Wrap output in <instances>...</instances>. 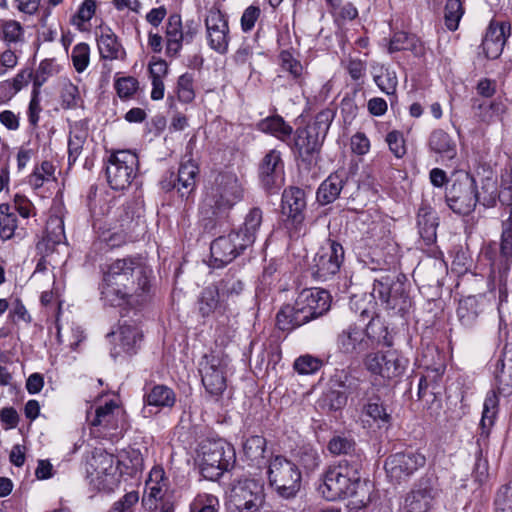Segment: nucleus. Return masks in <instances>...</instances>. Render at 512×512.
<instances>
[{"label": "nucleus", "mask_w": 512, "mask_h": 512, "mask_svg": "<svg viewBox=\"0 0 512 512\" xmlns=\"http://www.w3.org/2000/svg\"><path fill=\"white\" fill-rule=\"evenodd\" d=\"M2 39L8 43H17L22 40L24 29L16 20H6L0 23Z\"/></svg>", "instance_id": "56"}, {"label": "nucleus", "mask_w": 512, "mask_h": 512, "mask_svg": "<svg viewBox=\"0 0 512 512\" xmlns=\"http://www.w3.org/2000/svg\"><path fill=\"white\" fill-rule=\"evenodd\" d=\"M306 209L305 191L299 187L290 186L284 189L281 199V213L285 217V227L290 237H299L303 228Z\"/></svg>", "instance_id": "12"}, {"label": "nucleus", "mask_w": 512, "mask_h": 512, "mask_svg": "<svg viewBox=\"0 0 512 512\" xmlns=\"http://www.w3.org/2000/svg\"><path fill=\"white\" fill-rule=\"evenodd\" d=\"M243 197V188L235 174H219L203 199L200 208V221L204 230L211 231L226 219L229 210Z\"/></svg>", "instance_id": "2"}, {"label": "nucleus", "mask_w": 512, "mask_h": 512, "mask_svg": "<svg viewBox=\"0 0 512 512\" xmlns=\"http://www.w3.org/2000/svg\"><path fill=\"white\" fill-rule=\"evenodd\" d=\"M200 472L205 479L216 481L236 461L234 447L223 439L204 440L200 445Z\"/></svg>", "instance_id": "6"}, {"label": "nucleus", "mask_w": 512, "mask_h": 512, "mask_svg": "<svg viewBox=\"0 0 512 512\" xmlns=\"http://www.w3.org/2000/svg\"><path fill=\"white\" fill-rule=\"evenodd\" d=\"M355 447L354 439L343 433L333 435L327 444V449L331 454L348 456V460H351L352 456L360 455L355 453Z\"/></svg>", "instance_id": "43"}, {"label": "nucleus", "mask_w": 512, "mask_h": 512, "mask_svg": "<svg viewBox=\"0 0 512 512\" xmlns=\"http://www.w3.org/2000/svg\"><path fill=\"white\" fill-rule=\"evenodd\" d=\"M257 129L291 145L293 128L280 115L268 116L257 123Z\"/></svg>", "instance_id": "33"}, {"label": "nucleus", "mask_w": 512, "mask_h": 512, "mask_svg": "<svg viewBox=\"0 0 512 512\" xmlns=\"http://www.w3.org/2000/svg\"><path fill=\"white\" fill-rule=\"evenodd\" d=\"M198 173V166L192 161H187L179 166L176 173L177 192L182 199L188 201L193 195L196 189V177Z\"/></svg>", "instance_id": "32"}, {"label": "nucleus", "mask_w": 512, "mask_h": 512, "mask_svg": "<svg viewBox=\"0 0 512 512\" xmlns=\"http://www.w3.org/2000/svg\"><path fill=\"white\" fill-rule=\"evenodd\" d=\"M176 402L175 392L168 386L157 384L144 394L145 407H155L157 412L163 408H172ZM146 408L143 409L145 413Z\"/></svg>", "instance_id": "34"}, {"label": "nucleus", "mask_w": 512, "mask_h": 512, "mask_svg": "<svg viewBox=\"0 0 512 512\" xmlns=\"http://www.w3.org/2000/svg\"><path fill=\"white\" fill-rule=\"evenodd\" d=\"M439 493L437 477L433 475L422 477L416 488L405 497L402 512H430Z\"/></svg>", "instance_id": "13"}, {"label": "nucleus", "mask_w": 512, "mask_h": 512, "mask_svg": "<svg viewBox=\"0 0 512 512\" xmlns=\"http://www.w3.org/2000/svg\"><path fill=\"white\" fill-rule=\"evenodd\" d=\"M17 228V217L12 206L7 203L0 204V237L4 240L10 239Z\"/></svg>", "instance_id": "46"}, {"label": "nucleus", "mask_w": 512, "mask_h": 512, "mask_svg": "<svg viewBox=\"0 0 512 512\" xmlns=\"http://www.w3.org/2000/svg\"><path fill=\"white\" fill-rule=\"evenodd\" d=\"M219 501L211 494L198 495L190 504V512H218Z\"/></svg>", "instance_id": "57"}, {"label": "nucleus", "mask_w": 512, "mask_h": 512, "mask_svg": "<svg viewBox=\"0 0 512 512\" xmlns=\"http://www.w3.org/2000/svg\"><path fill=\"white\" fill-rule=\"evenodd\" d=\"M97 45L102 59H123L126 54L117 35L110 28L102 31L101 35L97 38Z\"/></svg>", "instance_id": "37"}, {"label": "nucleus", "mask_w": 512, "mask_h": 512, "mask_svg": "<svg viewBox=\"0 0 512 512\" xmlns=\"http://www.w3.org/2000/svg\"><path fill=\"white\" fill-rule=\"evenodd\" d=\"M407 278L403 274H395L394 281L390 287L391 293L387 300V308L395 310L397 313L404 315L409 311L412 305L411 298L406 289Z\"/></svg>", "instance_id": "27"}, {"label": "nucleus", "mask_w": 512, "mask_h": 512, "mask_svg": "<svg viewBox=\"0 0 512 512\" xmlns=\"http://www.w3.org/2000/svg\"><path fill=\"white\" fill-rule=\"evenodd\" d=\"M428 148L443 162L451 161L457 156L455 140L443 129H435L430 133Z\"/></svg>", "instance_id": "25"}, {"label": "nucleus", "mask_w": 512, "mask_h": 512, "mask_svg": "<svg viewBox=\"0 0 512 512\" xmlns=\"http://www.w3.org/2000/svg\"><path fill=\"white\" fill-rule=\"evenodd\" d=\"M499 252L496 243L489 244L483 255L490 262L491 274H508L512 266V208L509 217L502 220Z\"/></svg>", "instance_id": "11"}, {"label": "nucleus", "mask_w": 512, "mask_h": 512, "mask_svg": "<svg viewBox=\"0 0 512 512\" xmlns=\"http://www.w3.org/2000/svg\"><path fill=\"white\" fill-rule=\"evenodd\" d=\"M298 461L307 472H313L320 466L321 456L314 447L304 445L299 449Z\"/></svg>", "instance_id": "52"}, {"label": "nucleus", "mask_w": 512, "mask_h": 512, "mask_svg": "<svg viewBox=\"0 0 512 512\" xmlns=\"http://www.w3.org/2000/svg\"><path fill=\"white\" fill-rule=\"evenodd\" d=\"M152 270L140 256H127L116 259L103 270L101 300L111 307H122L131 303L135 295L149 294Z\"/></svg>", "instance_id": "1"}, {"label": "nucleus", "mask_w": 512, "mask_h": 512, "mask_svg": "<svg viewBox=\"0 0 512 512\" xmlns=\"http://www.w3.org/2000/svg\"><path fill=\"white\" fill-rule=\"evenodd\" d=\"M463 13L464 10L460 0H447L444 13L446 27L451 31H455L458 28Z\"/></svg>", "instance_id": "53"}, {"label": "nucleus", "mask_w": 512, "mask_h": 512, "mask_svg": "<svg viewBox=\"0 0 512 512\" xmlns=\"http://www.w3.org/2000/svg\"><path fill=\"white\" fill-rule=\"evenodd\" d=\"M119 413V407L110 401L103 406H98L94 413H87V420L91 426L103 427L104 429H116V414Z\"/></svg>", "instance_id": "38"}, {"label": "nucleus", "mask_w": 512, "mask_h": 512, "mask_svg": "<svg viewBox=\"0 0 512 512\" xmlns=\"http://www.w3.org/2000/svg\"><path fill=\"white\" fill-rule=\"evenodd\" d=\"M438 225L436 212L431 207L421 206L417 213V227L420 238L426 246L436 242Z\"/></svg>", "instance_id": "30"}, {"label": "nucleus", "mask_w": 512, "mask_h": 512, "mask_svg": "<svg viewBox=\"0 0 512 512\" xmlns=\"http://www.w3.org/2000/svg\"><path fill=\"white\" fill-rule=\"evenodd\" d=\"M479 119L486 124L501 120L507 112V105L500 98L494 99L489 103H481L477 107Z\"/></svg>", "instance_id": "44"}, {"label": "nucleus", "mask_w": 512, "mask_h": 512, "mask_svg": "<svg viewBox=\"0 0 512 512\" xmlns=\"http://www.w3.org/2000/svg\"><path fill=\"white\" fill-rule=\"evenodd\" d=\"M204 24L208 46L221 55L226 54L230 42V30L226 14L218 7L213 6L207 11Z\"/></svg>", "instance_id": "15"}, {"label": "nucleus", "mask_w": 512, "mask_h": 512, "mask_svg": "<svg viewBox=\"0 0 512 512\" xmlns=\"http://www.w3.org/2000/svg\"><path fill=\"white\" fill-rule=\"evenodd\" d=\"M324 137L314 127L297 128L293 142L289 145L303 162L311 163L314 154L320 151Z\"/></svg>", "instance_id": "20"}, {"label": "nucleus", "mask_w": 512, "mask_h": 512, "mask_svg": "<svg viewBox=\"0 0 512 512\" xmlns=\"http://www.w3.org/2000/svg\"><path fill=\"white\" fill-rule=\"evenodd\" d=\"M511 26L507 22L491 21L483 38L481 48L486 58L497 59L503 51Z\"/></svg>", "instance_id": "21"}, {"label": "nucleus", "mask_w": 512, "mask_h": 512, "mask_svg": "<svg viewBox=\"0 0 512 512\" xmlns=\"http://www.w3.org/2000/svg\"><path fill=\"white\" fill-rule=\"evenodd\" d=\"M259 180L262 188L270 194L280 189L283 181V161L281 153L270 150L259 164Z\"/></svg>", "instance_id": "18"}, {"label": "nucleus", "mask_w": 512, "mask_h": 512, "mask_svg": "<svg viewBox=\"0 0 512 512\" xmlns=\"http://www.w3.org/2000/svg\"><path fill=\"white\" fill-rule=\"evenodd\" d=\"M396 273L386 274L374 280L372 295L374 298H379L383 303L387 304L389 295L391 293L390 287L394 281Z\"/></svg>", "instance_id": "54"}, {"label": "nucleus", "mask_w": 512, "mask_h": 512, "mask_svg": "<svg viewBox=\"0 0 512 512\" xmlns=\"http://www.w3.org/2000/svg\"><path fill=\"white\" fill-rule=\"evenodd\" d=\"M365 337L369 349L375 346L390 347L393 344V338L385 324L379 316H372L367 323H363Z\"/></svg>", "instance_id": "28"}, {"label": "nucleus", "mask_w": 512, "mask_h": 512, "mask_svg": "<svg viewBox=\"0 0 512 512\" xmlns=\"http://www.w3.org/2000/svg\"><path fill=\"white\" fill-rule=\"evenodd\" d=\"M115 458L107 452H99L92 457L91 467L97 474V477L113 475L115 472Z\"/></svg>", "instance_id": "48"}, {"label": "nucleus", "mask_w": 512, "mask_h": 512, "mask_svg": "<svg viewBox=\"0 0 512 512\" xmlns=\"http://www.w3.org/2000/svg\"><path fill=\"white\" fill-rule=\"evenodd\" d=\"M263 220V212L259 207H253L249 210L244 218V223L237 231L241 233L244 242L250 246L253 245L257 238Z\"/></svg>", "instance_id": "40"}, {"label": "nucleus", "mask_w": 512, "mask_h": 512, "mask_svg": "<svg viewBox=\"0 0 512 512\" xmlns=\"http://www.w3.org/2000/svg\"><path fill=\"white\" fill-rule=\"evenodd\" d=\"M479 201L476 181L468 173L457 176L446 188L445 202L458 215H469Z\"/></svg>", "instance_id": "9"}, {"label": "nucleus", "mask_w": 512, "mask_h": 512, "mask_svg": "<svg viewBox=\"0 0 512 512\" xmlns=\"http://www.w3.org/2000/svg\"><path fill=\"white\" fill-rule=\"evenodd\" d=\"M345 184V172L331 173L318 187L316 199L320 205L333 203L340 195Z\"/></svg>", "instance_id": "29"}, {"label": "nucleus", "mask_w": 512, "mask_h": 512, "mask_svg": "<svg viewBox=\"0 0 512 512\" xmlns=\"http://www.w3.org/2000/svg\"><path fill=\"white\" fill-rule=\"evenodd\" d=\"M58 73V67L54 59H44L40 62L37 70L33 73L28 72V77H32L33 89L40 90L41 86L53 75Z\"/></svg>", "instance_id": "45"}, {"label": "nucleus", "mask_w": 512, "mask_h": 512, "mask_svg": "<svg viewBox=\"0 0 512 512\" xmlns=\"http://www.w3.org/2000/svg\"><path fill=\"white\" fill-rule=\"evenodd\" d=\"M323 365L321 359L312 355H303L298 357L294 362V369L303 375L313 374L318 371Z\"/></svg>", "instance_id": "59"}, {"label": "nucleus", "mask_w": 512, "mask_h": 512, "mask_svg": "<svg viewBox=\"0 0 512 512\" xmlns=\"http://www.w3.org/2000/svg\"><path fill=\"white\" fill-rule=\"evenodd\" d=\"M197 307L203 318L213 314L223 315L227 310V304L223 302L219 291L213 284L202 289L197 298Z\"/></svg>", "instance_id": "26"}, {"label": "nucleus", "mask_w": 512, "mask_h": 512, "mask_svg": "<svg viewBox=\"0 0 512 512\" xmlns=\"http://www.w3.org/2000/svg\"><path fill=\"white\" fill-rule=\"evenodd\" d=\"M118 342L111 350V356L117 358L121 354L135 355L140 349L143 339L142 331L135 325L123 324L119 327Z\"/></svg>", "instance_id": "22"}, {"label": "nucleus", "mask_w": 512, "mask_h": 512, "mask_svg": "<svg viewBox=\"0 0 512 512\" xmlns=\"http://www.w3.org/2000/svg\"><path fill=\"white\" fill-rule=\"evenodd\" d=\"M346 71L348 72L351 79L356 82L359 89L362 88L363 79L366 75L367 65L366 62L360 59H350L346 66Z\"/></svg>", "instance_id": "63"}, {"label": "nucleus", "mask_w": 512, "mask_h": 512, "mask_svg": "<svg viewBox=\"0 0 512 512\" xmlns=\"http://www.w3.org/2000/svg\"><path fill=\"white\" fill-rule=\"evenodd\" d=\"M268 484L282 500H293L300 493L302 475L298 466L286 457H273L267 470Z\"/></svg>", "instance_id": "5"}, {"label": "nucleus", "mask_w": 512, "mask_h": 512, "mask_svg": "<svg viewBox=\"0 0 512 512\" xmlns=\"http://www.w3.org/2000/svg\"><path fill=\"white\" fill-rule=\"evenodd\" d=\"M176 93L182 103H191L195 99L194 76L192 73H184L177 80Z\"/></svg>", "instance_id": "50"}, {"label": "nucleus", "mask_w": 512, "mask_h": 512, "mask_svg": "<svg viewBox=\"0 0 512 512\" xmlns=\"http://www.w3.org/2000/svg\"><path fill=\"white\" fill-rule=\"evenodd\" d=\"M266 451V439L260 435H253L243 443L244 457L252 466L260 467L264 463Z\"/></svg>", "instance_id": "41"}, {"label": "nucleus", "mask_w": 512, "mask_h": 512, "mask_svg": "<svg viewBox=\"0 0 512 512\" xmlns=\"http://www.w3.org/2000/svg\"><path fill=\"white\" fill-rule=\"evenodd\" d=\"M71 60L75 70L82 73L88 66L90 60V48L87 43H79L72 49Z\"/></svg>", "instance_id": "55"}, {"label": "nucleus", "mask_w": 512, "mask_h": 512, "mask_svg": "<svg viewBox=\"0 0 512 512\" xmlns=\"http://www.w3.org/2000/svg\"><path fill=\"white\" fill-rule=\"evenodd\" d=\"M279 58L283 70L289 72L296 81L300 80L303 73L302 64L288 51H282Z\"/></svg>", "instance_id": "62"}, {"label": "nucleus", "mask_w": 512, "mask_h": 512, "mask_svg": "<svg viewBox=\"0 0 512 512\" xmlns=\"http://www.w3.org/2000/svg\"><path fill=\"white\" fill-rule=\"evenodd\" d=\"M426 457L419 451L407 450L390 455L385 461L388 477L395 482L410 478L418 469L424 467Z\"/></svg>", "instance_id": "14"}, {"label": "nucleus", "mask_w": 512, "mask_h": 512, "mask_svg": "<svg viewBox=\"0 0 512 512\" xmlns=\"http://www.w3.org/2000/svg\"><path fill=\"white\" fill-rule=\"evenodd\" d=\"M331 296L319 288L302 290L293 304L281 307L276 315V325L283 332H290L308 322L322 317L330 309Z\"/></svg>", "instance_id": "3"}, {"label": "nucleus", "mask_w": 512, "mask_h": 512, "mask_svg": "<svg viewBox=\"0 0 512 512\" xmlns=\"http://www.w3.org/2000/svg\"><path fill=\"white\" fill-rule=\"evenodd\" d=\"M248 247L250 245L244 242L240 232L232 231L216 238L210 245L212 266L220 268L229 264Z\"/></svg>", "instance_id": "16"}, {"label": "nucleus", "mask_w": 512, "mask_h": 512, "mask_svg": "<svg viewBox=\"0 0 512 512\" xmlns=\"http://www.w3.org/2000/svg\"><path fill=\"white\" fill-rule=\"evenodd\" d=\"M386 142L391 153L401 159L407 153L405 138L402 132L393 130L386 135Z\"/></svg>", "instance_id": "60"}, {"label": "nucleus", "mask_w": 512, "mask_h": 512, "mask_svg": "<svg viewBox=\"0 0 512 512\" xmlns=\"http://www.w3.org/2000/svg\"><path fill=\"white\" fill-rule=\"evenodd\" d=\"M219 291L223 302L228 305L229 301H234L244 290V282L236 276L235 273L228 272L218 282L213 284Z\"/></svg>", "instance_id": "39"}, {"label": "nucleus", "mask_w": 512, "mask_h": 512, "mask_svg": "<svg viewBox=\"0 0 512 512\" xmlns=\"http://www.w3.org/2000/svg\"><path fill=\"white\" fill-rule=\"evenodd\" d=\"M384 370L382 378L392 380L401 377L407 367L408 360L395 350L384 352Z\"/></svg>", "instance_id": "42"}, {"label": "nucleus", "mask_w": 512, "mask_h": 512, "mask_svg": "<svg viewBox=\"0 0 512 512\" xmlns=\"http://www.w3.org/2000/svg\"><path fill=\"white\" fill-rule=\"evenodd\" d=\"M377 87L386 95H395L398 85L396 72L389 68H381V73L374 76Z\"/></svg>", "instance_id": "49"}, {"label": "nucleus", "mask_w": 512, "mask_h": 512, "mask_svg": "<svg viewBox=\"0 0 512 512\" xmlns=\"http://www.w3.org/2000/svg\"><path fill=\"white\" fill-rule=\"evenodd\" d=\"M498 404L499 400L496 392H489L483 404L482 418L479 424L480 433L477 438L478 446H481V442H485L490 435L491 427L494 425V420L498 412Z\"/></svg>", "instance_id": "35"}, {"label": "nucleus", "mask_w": 512, "mask_h": 512, "mask_svg": "<svg viewBox=\"0 0 512 512\" xmlns=\"http://www.w3.org/2000/svg\"><path fill=\"white\" fill-rule=\"evenodd\" d=\"M265 500L264 481L261 478L243 477L232 485L230 502L236 512H260Z\"/></svg>", "instance_id": "8"}, {"label": "nucleus", "mask_w": 512, "mask_h": 512, "mask_svg": "<svg viewBox=\"0 0 512 512\" xmlns=\"http://www.w3.org/2000/svg\"><path fill=\"white\" fill-rule=\"evenodd\" d=\"M361 468L362 455L352 456L351 460L344 458L337 465L330 466L319 487L324 498L335 501L356 496L358 489L363 486L360 481Z\"/></svg>", "instance_id": "4"}, {"label": "nucleus", "mask_w": 512, "mask_h": 512, "mask_svg": "<svg viewBox=\"0 0 512 512\" xmlns=\"http://www.w3.org/2000/svg\"><path fill=\"white\" fill-rule=\"evenodd\" d=\"M202 384L214 396L221 395L226 387V364L217 356L205 355L200 368Z\"/></svg>", "instance_id": "17"}, {"label": "nucleus", "mask_w": 512, "mask_h": 512, "mask_svg": "<svg viewBox=\"0 0 512 512\" xmlns=\"http://www.w3.org/2000/svg\"><path fill=\"white\" fill-rule=\"evenodd\" d=\"M337 351L343 355L357 357L369 350L362 325L352 323L336 337Z\"/></svg>", "instance_id": "19"}, {"label": "nucleus", "mask_w": 512, "mask_h": 512, "mask_svg": "<svg viewBox=\"0 0 512 512\" xmlns=\"http://www.w3.org/2000/svg\"><path fill=\"white\" fill-rule=\"evenodd\" d=\"M139 159L136 153L130 150L113 152L107 161L106 177L113 190L128 188L138 171Z\"/></svg>", "instance_id": "10"}, {"label": "nucleus", "mask_w": 512, "mask_h": 512, "mask_svg": "<svg viewBox=\"0 0 512 512\" xmlns=\"http://www.w3.org/2000/svg\"><path fill=\"white\" fill-rule=\"evenodd\" d=\"M344 259L345 250L342 244L328 238L320 246L309 263L308 272L316 281L325 282L331 280L340 272Z\"/></svg>", "instance_id": "7"}, {"label": "nucleus", "mask_w": 512, "mask_h": 512, "mask_svg": "<svg viewBox=\"0 0 512 512\" xmlns=\"http://www.w3.org/2000/svg\"><path fill=\"white\" fill-rule=\"evenodd\" d=\"M494 377L499 394H512V345H505L494 369Z\"/></svg>", "instance_id": "23"}, {"label": "nucleus", "mask_w": 512, "mask_h": 512, "mask_svg": "<svg viewBox=\"0 0 512 512\" xmlns=\"http://www.w3.org/2000/svg\"><path fill=\"white\" fill-rule=\"evenodd\" d=\"M494 505L496 512H512V481L498 489Z\"/></svg>", "instance_id": "58"}, {"label": "nucleus", "mask_w": 512, "mask_h": 512, "mask_svg": "<svg viewBox=\"0 0 512 512\" xmlns=\"http://www.w3.org/2000/svg\"><path fill=\"white\" fill-rule=\"evenodd\" d=\"M60 98L61 107L65 110L76 109L83 103L79 88L71 82H67L63 85Z\"/></svg>", "instance_id": "51"}, {"label": "nucleus", "mask_w": 512, "mask_h": 512, "mask_svg": "<svg viewBox=\"0 0 512 512\" xmlns=\"http://www.w3.org/2000/svg\"><path fill=\"white\" fill-rule=\"evenodd\" d=\"M364 399L365 403L362 407L363 414L373 419L380 428L390 426L392 423V415L388 412L386 405L372 387L364 391Z\"/></svg>", "instance_id": "24"}, {"label": "nucleus", "mask_w": 512, "mask_h": 512, "mask_svg": "<svg viewBox=\"0 0 512 512\" xmlns=\"http://www.w3.org/2000/svg\"><path fill=\"white\" fill-rule=\"evenodd\" d=\"M335 114L336 113L334 109H323L315 116L313 123L308 124V126L314 127L315 130L325 138L335 117Z\"/></svg>", "instance_id": "61"}, {"label": "nucleus", "mask_w": 512, "mask_h": 512, "mask_svg": "<svg viewBox=\"0 0 512 512\" xmlns=\"http://www.w3.org/2000/svg\"><path fill=\"white\" fill-rule=\"evenodd\" d=\"M483 295H470L459 301L457 316L465 327H472L483 310Z\"/></svg>", "instance_id": "36"}, {"label": "nucleus", "mask_w": 512, "mask_h": 512, "mask_svg": "<svg viewBox=\"0 0 512 512\" xmlns=\"http://www.w3.org/2000/svg\"><path fill=\"white\" fill-rule=\"evenodd\" d=\"M419 40L415 35L408 34L403 31L395 32L390 39L388 46L389 53L402 50L417 51Z\"/></svg>", "instance_id": "47"}, {"label": "nucleus", "mask_w": 512, "mask_h": 512, "mask_svg": "<svg viewBox=\"0 0 512 512\" xmlns=\"http://www.w3.org/2000/svg\"><path fill=\"white\" fill-rule=\"evenodd\" d=\"M165 38L166 55L172 58L177 57L184 43L180 14L174 13L169 15L165 27Z\"/></svg>", "instance_id": "31"}, {"label": "nucleus", "mask_w": 512, "mask_h": 512, "mask_svg": "<svg viewBox=\"0 0 512 512\" xmlns=\"http://www.w3.org/2000/svg\"><path fill=\"white\" fill-rule=\"evenodd\" d=\"M138 88V81L132 76L122 77L115 81V89L120 98L131 97Z\"/></svg>", "instance_id": "64"}]
</instances>
